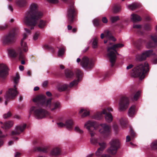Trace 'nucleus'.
<instances>
[{"mask_svg":"<svg viewBox=\"0 0 157 157\" xmlns=\"http://www.w3.org/2000/svg\"><path fill=\"white\" fill-rule=\"evenodd\" d=\"M43 16L42 12L38 10L37 5L33 3L30 6V10L25 13L24 21L26 25L30 26V29L32 30Z\"/></svg>","mask_w":157,"mask_h":157,"instance_id":"nucleus-1","label":"nucleus"},{"mask_svg":"<svg viewBox=\"0 0 157 157\" xmlns=\"http://www.w3.org/2000/svg\"><path fill=\"white\" fill-rule=\"evenodd\" d=\"M27 37V35L26 33H24L23 35V37L21 41V48H18L17 51L13 49H10L8 50V54L9 56L12 58H15L18 55L19 60L21 61V64L23 65H24L25 63V57L22 52V49L25 52L27 51L26 43L24 41Z\"/></svg>","mask_w":157,"mask_h":157,"instance_id":"nucleus-2","label":"nucleus"},{"mask_svg":"<svg viewBox=\"0 0 157 157\" xmlns=\"http://www.w3.org/2000/svg\"><path fill=\"white\" fill-rule=\"evenodd\" d=\"M149 70V65L147 62L139 63L133 69L131 75L134 77H139L140 79H142L145 78Z\"/></svg>","mask_w":157,"mask_h":157,"instance_id":"nucleus-3","label":"nucleus"},{"mask_svg":"<svg viewBox=\"0 0 157 157\" xmlns=\"http://www.w3.org/2000/svg\"><path fill=\"white\" fill-rule=\"evenodd\" d=\"M33 101L39 106H46L52 110L61 107L60 103L58 101L51 104V99H33Z\"/></svg>","mask_w":157,"mask_h":157,"instance_id":"nucleus-4","label":"nucleus"},{"mask_svg":"<svg viewBox=\"0 0 157 157\" xmlns=\"http://www.w3.org/2000/svg\"><path fill=\"white\" fill-rule=\"evenodd\" d=\"M124 46L123 44L119 43L114 44L112 46L108 48V56L109 58V61L111 63V67H112L114 65L117 59L116 55L118 54L117 49L122 48Z\"/></svg>","mask_w":157,"mask_h":157,"instance_id":"nucleus-5","label":"nucleus"},{"mask_svg":"<svg viewBox=\"0 0 157 157\" xmlns=\"http://www.w3.org/2000/svg\"><path fill=\"white\" fill-rule=\"evenodd\" d=\"M78 11L74 6L73 1L70 2L67 11L68 23L70 25L72 24L75 20Z\"/></svg>","mask_w":157,"mask_h":157,"instance_id":"nucleus-6","label":"nucleus"},{"mask_svg":"<svg viewBox=\"0 0 157 157\" xmlns=\"http://www.w3.org/2000/svg\"><path fill=\"white\" fill-rule=\"evenodd\" d=\"M18 28H15L8 34L5 36L2 39L3 43L5 45H10L15 42L16 40V33Z\"/></svg>","mask_w":157,"mask_h":157,"instance_id":"nucleus-7","label":"nucleus"},{"mask_svg":"<svg viewBox=\"0 0 157 157\" xmlns=\"http://www.w3.org/2000/svg\"><path fill=\"white\" fill-rule=\"evenodd\" d=\"M76 74L77 78V80H75L71 82L69 85L64 84L62 85L60 88L62 91L68 90L70 88L72 87L73 86L76 85L78 84V82L82 77L83 73L80 70L78 69L76 71Z\"/></svg>","mask_w":157,"mask_h":157,"instance_id":"nucleus-8","label":"nucleus"},{"mask_svg":"<svg viewBox=\"0 0 157 157\" xmlns=\"http://www.w3.org/2000/svg\"><path fill=\"white\" fill-rule=\"evenodd\" d=\"M20 78L19 75L18 73H16V76L13 78L14 82L15 85L14 86V88H10L9 90L6 92V98H11L15 97L18 94L17 90L16 84L18 82L19 79Z\"/></svg>","mask_w":157,"mask_h":157,"instance_id":"nucleus-9","label":"nucleus"},{"mask_svg":"<svg viewBox=\"0 0 157 157\" xmlns=\"http://www.w3.org/2000/svg\"><path fill=\"white\" fill-rule=\"evenodd\" d=\"M29 112L30 113L33 112L35 115L39 119L43 118L48 115L47 111L41 108L37 109L35 106H32L30 108Z\"/></svg>","mask_w":157,"mask_h":157,"instance_id":"nucleus-10","label":"nucleus"},{"mask_svg":"<svg viewBox=\"0 0 157 157\" xmlns=\"http://www.w3.org/2000/svg\"><path fill=\"white\" fill-rule=\"evenodd\" d=\"M81 59L78 58L77 59L78 63L80 62L81 65L85 69H90L92 68L94 66V63L90 59L87 57L84 56L81 61Z\"/></svg>","mask_w":157,"mask_h":157,"instance_id":"nucleus-11","label":"nucleus"},{"mask_svg":"<svg viewBox=\"0 0 157 157\" xmlns=\"http://www.w3.org/2000/svg\"><path fill=\"white\" fill-rule=\"evenodd\" d=\"M138 99H121L119 103V109L124 111L128 107L129 105L134 101H137Z\"/></svg>","mask_w":157,"mask_h":157,"instance_id":"nucleus-12","label":"nucleus"},{"mask_svg":"<svg viewBox=\"0 0 157 157\" xmlns=\"http://www.w3.org/2000/svg\"><path fill=\"white\" fill-rule=\"evenodd\" d=\"M105 114V118L106 121L108 122H111L113 119L112 114L110 113H106V110L105 109H103L101 112H98L94 116V119L99 120L103 117V114Z\"/></svg>","mask_w":157,"mask_h":157,"instance_id":"nucleus-13","label":"nucleus"},{"mask_svg":"<svg viewBox=\"0 0 157 157\" xmlns=\"http://www.w3.org/2000/svg\"><path fill=\"white\" fill-rule=\"evenodd\" d=\"M110 147L108 149V153L111 154H115L120 145V141L118 139L113 140L110 142Z\"/></svg>","mask_w":157,"mask_h":157,"instance_id":"nucleus-14","label":"nucleus"},{"mask_svg":"<svg viewBox=\"0 0 157 157\" xmlns=\"http://www.w3.org/2000/svg\"><path fill=\"white\" fill-rule=\"evenodd\" d=\"M96 123L95 122L89 121L87 122L84 124V127L90 132L91 137L94 136L95 133L93 132V130L96 129L95 126Z\"/></svg>","mask_w":157,"mask_h":157,"instance_id":"nucleus-15","label":"nucleus"},{"mask_svg":"<svg viewBox=\"0 0 157 157\" xmlns=\"http://www.w3.org/2000/svg\"><path fill=\"white\" fill-rule=\"evenodd\" d=\"M8 75V68L4 64H0V78L5 79Z\"/></svg>","mask_w":157,"mask_h":157,"instance_id":"nucleus-16","label":"nucleus"},{"mask_svg":"<svg viewBox=\"0 0 157 157\" xmlns=\"http://www.w3.org/2000/svg\"><path fill=\"white\" fill-rule=\"evenodd\" d=\"M153 52V51L152 49L146 51L141 54L137 55L136 58L138 60L140 61L145 60L147 57H149L152 54Z\"/></svg>","mask_w":157,"mask_h":157,"instance_id":"nucleus-17","label":"nucleus"},{"mask_svg":"<svg viewBox=\"0 0 157 157\" xmlns=\"http://www.w3.org/2000/svg\"><path fill=\"white\" fill-rule=\"evenodd\" d=\"M150 38L151 40L149 41L147 44L148 48H155L157 46V36L156 35H151Z\"/></svg>","mask_w":157,"mask_h":157,"instance_id":"nucleus-18","label":"nucleus"},{"mask_svg":"<svg viewBox=\"0 0 157 157\" xmlns=\"http://www.w3.org/2000/svg\"><path fill=\"white\" fill-rule=\"evenodd\" d=\"M100 126L102 128L99 130L100 132L104 135H108L110 132V127L105 124H101Z\"/></svg>","mask_w":157,"mask_h":157,"instance_id":"nucleus-19","label":"nucleus"},{"mask_svg":"<svg viewBox=\"0 0 157 157\" xmlns=\"http://www.w3.org/2000/svg\"><path fill=\"white\" fill-rule=\"evenodd\" d=\"M26 126V124H24L23 125H20L16 127L15 130L12 132V135H17L23 132Z\"/></svg>","mask_w":157,"mask_h":157,"instance_id":"nucleus-20","label":"nucleus"},{"mask_svg":"<svg viewBox=\"0 0 157 157\" xmlns=\"http://www.w3.org/2000/svg\"><path fill=\"white\" fill-rule=\"evenodd\" d=\"M65 127L68 130H71L73 127L74 122L71 119H68L65 122Z\"/></svg>","mask_w":157,"mask_h":157,"instance_id":"nucleus-21","label":"nucleus"},{"mask_svg":"<svg viewBox=\"0 0 157 157\" xmlns=\"http://www.w3.org/2000/svg\"><path fill=\"white\" fill-rule=\"evenodd\" d=\"M104 33L105 36L109 40H112L114 41H116V39L113 36L112 33L110 31L107 30L105 31Z\"/></svg>","mask_w":157,"mask_h":157,"instance_id":"nucleus-22","label":"nucleus"},{"mask_svg":"<svg viewBox=\"0 0 157 157\" xmlns=\"http://www.w3.org/2000/svg\"><path fill=\"white\" fill-rule=\"evenodd\" d=\"M136 113V107L134 105H132L129 109L128 115L130 117H132Z\"/></svg>","mask_w":157,"mask_h":157,"instance_id":"nucleus-23","label":"nucleus"},{"mask_svg":"<svg viewBox=\"0 0 157 157\" xmlns=\"http://www.w3.org/2000/svg\"><path fill=\"white\" fill-rule=\"evenodd\" d=\"M13 124V121H9L5 123L2 127L4 129H7L12 127Z\"/></svg>","mask_w":157,"mask_h":157,"instance_id":"nucleus-24","label":"nucleus"},{"mask_svg":"<svg viewBox=\"0 0 157 157\" xmlns=\"http://www.w3.org/2000/svg\"><path fill=\"white\" fill-rule=\"evenodd\" d=\"M131 20L134 22L139 21L141 20V17L139 15L135 14H132L131 15Z\"/></svg>","mask_w":157,"mask_h":157,"instance_id":"nucleus-25","label":"nucleus"},{"mask_svg":"<svg viewBox=\"0 0 157 157\" xmlns=\"http://www.w3.org/2000/svg\"><path fill=\"white\" fill-rule=\"evenodd\" d=\"M57 48L59 49V50L58 52V56H63L64 53L66 51L65 47L63 46H62L60 48L58 47H57Z\"/></svg>","mask_w":157,"mask_h":157,"instance_id":"nucleus-26","label":"nucleus"},{"mask_svg":"<svg viewBox=\"0 0 157 157\" xmlns=\"http://www.w3.org/2000/svg\"><path fill=\"white\" fill-rule=\"evenodd\" d=\"M16 3L20 7H23L25 6L27 4L26 0H17Z\"/></svg>","mask_w":157,"mask_h":157,"instance_id":"nucleus-27","label":"nucleus"},{"mask_svg":"<svg viewBox=\"0 0 157 157\" xmlns=\"http://www.w3.org/2000/svg\"><path fill=\"white\" fill-rule=\"evenodd\" d=\"M140 5L138 3H135L132 4L131 5H129L128 6V9L133 10L140 6Z\"/></svg>","mask_w":157,"mask_h":157,"instance_id":"nucleus-28","label":"nucleus"},{"mask_svg":"<svg viewBox=\"0 0 157 157\" xmlns=\"http://www.w3.org/2000/svg\"><path fill=\"white\" fill-rule=\"evenodd\" d=\"M121 6L119 4H115L113 8V10L114 13H117L120 11Z\"/></svg>","mask_w":157,"mask_h":157,"instance_id":"nucleus-29","label":"nucleus"},{"mask_svg":"<svg viewBox=\"0 0 157 157\" xmlns=\"http://www.w3.org/2000/svg\"><path fill=\"white\" fill-rule=\"evenodd\" d=\"M65 74L67 78H71L74 75L73 72L69 69H66L65 70Z\"/></svg>","mask_w":157,"mask_h":157,"instance_id":"nucleus-30","label":"nucleus"},{"mask_svg":"<svg viewBox=\"0 0 157 157\" xmlns=\"http://www.w3.org/2000/svg\"><path fill=\"white\" fill-rule=\"evenodd\" d=\"M60 150L59 148L56 147L53 149L51 152V155H56L60 154Z\"/></svg>","mask_w":157,"mask_h":157,"instance_id":"nucleus-31","label":"nucleus"},{"mask_svg":"<svg viewBox=\"0 0 157 157\" xmlns=\"http://www.w3.org/2000/svg\"><path fill=\"white\" fill-rule=\"evenodd\" d=\"M35 150L46 153L49 150V148L48 147H37L36 148Z\"/></svg>","mask_w":157,"mask_h":157,"instance_id":"nucleus-32","label":"nucleus"},{"mask_svg":"<svg viewBox=\"0 0 157 157\" xmlns=\"http://www.w3.org/2000/svg\"><path fill=\"white\" fill-rule=\"evenodd\" d=\"M79 113L80 114L82 113V116L83 117H86L89 114V111L83 108L81 109L79 112Z\"/></svg>","mask_w":157,"mask_h":157,"instance_id":"nucleus-33","label":"nucleus"},{"mask_svg":"<svg viewBox=\"0 0 157 157\" xmlns=\"http://www.w3.org/2000/svg\"><path fill=\"white\" fill-rule=\"evenodd\" d=\"M98 38L97 37H95L93 39L92 42V47L94 48H95L98 47Z\"/></svg>","mask_w":157,"mask_h":157,"instance_id":"nucleus-34","label":"nucleus"},{"mask_svg":"<svg viewBox=\"0 0 157 157\" xmlns=\"http://www.w3.org/2000/svg\"><path fill=\"white\" fill-rule=\"evenodd\" d=\"M45 21L43 20H40V21L38 26L40 29H43L45 26Z\"/></svg>","mask_w":157,"mask_h":157,"instance_id":"nucleus-35","label":"nucleus"},{"mask_svg":"<svg viewBox=\"0 0 157 157\" xmlns=\"http://www.w3.org/2000/svg\"><path fill=\"white\" fill-rule=\"evenodd\" d=\"M121 125L123 128H125L127 123V121L126 119H122L120 121Z\"/></svg>","mask_w":157,"mask_h":157,"instance_id":"nucleus-36","label":"nucleus"},{"mask_svg":"<svg viewBox=\"0 0 157 157\" xmlns=\"http://www.w3.org/2000/svg\"><path fill=\"white\" fill-rule=\"evenodd\" d=\"M44 48L45 49L51 51L52 52L54 53L55 52V49L54 48L51 46L48 45H45L44 46Z\"/></svg>","mask_w":157,"mask_h":157,"instance_id":"nucleus-37","label":"nucleus"},{"mask_svg":"<svg viewBox=\"0 0 157 157\" xmlns=\"http://www.w3.org/2000/svg\"><path fill=\"white\" fill-rule=\"evenodd\" d=\"M151 147L152 149H157V140H155L152 142L151 145Z\"/></svg>","mask_w":157,"mask_h":157,"instance_id":"nucleus-38","label":"nucleus"},{"mask_svg":"<svg viewBox=\"0 0 157 157\" xmlns=\"http://www.w3.org/2000/svg\"><path fill=\"white\" fill-rule=\"evenodd\" d=\"M119 19V17L117 16L112 17L110 18V20L112 23H114Z\"/></svg>","mask_w":157,"mask_h":157,"instance_id":"nucleus-39","label":"nucleus"},{"mask_svg":"<svg viewBox=\"0 0 157 157\" xmlns=\"http://www.w3.org/2000/svg\"><path fill=\"white\" fill-rule=\"evenodd\" d=\"M144 28L146 30L150 31L151 29V27L149 24H146L144 25Z\"/></svg>","mask_w":157,"mask_h":157,"instance_id":"nucleus-40","label":"nucleus"},{"mask_svg":"<svg viewBox=\"0 0 157 157\" xmlns=\"http://www.w3.org/2000/svg\"><path fill=\"white\" fill-rule=\"evenodd\" d=\"M98 144L100 146L99 148H101V149L104 150L106 147V143L104 142H99Z\"/></svg>","mask_w":157,"mask_h":157,"instance_id":"nucleus-41","label":"nucleus"},{"mask_svg":"<svg viewBox=\"0 0 157 157\" xmlns=\"http://www.w3.org/2000/svg\"><path fill=\"white\" fill-rule=\"evenodd\" d=\"M104 150L101 149V148L98 149L97 151L96 152V155L97 156H100Z\"/></svg>","mask_w":157,"mask_h":157,"instance_id":"nucleus-42","label":"nucleus"},{"mask_svg":"<svg viewBox=\"0 0 157 157\" xmlns=\"http://www.w3.org/2000/svg\"><path fill=\"white\" fill-rule=\"evenodd\" d=\"M75 132L80 134H82L83 132V131L78 126H76L75 127Z\"/></svg>","mask_w":157,"mask_h":157,"instance_id":"nucleus-43","label":"nucleus"},{"mask_svg":"<svg viewBox=\"0 0 157 157\" xmlns=\"http://www.w3.org/2000/svg\"><path fill=\"white\" fill-rule=\"evenodd\" d=\"M10 99H0V102H4L5 105H7V103L10 101Z\"/></svg>","mask_w":157,"mask_h":157,"instance_id":"nucleus-44","label":"nucleus"},{"mask_svg":"<svg viewBox=\"0 0 157 157\" xmlns=\"http://www.w3.org/2000/svg\"><path fill=\"white\" fill-rule=\"evenodd\" d=\"M141 91L140 90L137 91L135 94L133 98H138L140 97Z\"/></svg>","mask_w":157,"mask_h":157,"instance_id":"nucleus-45","label":"nucleus"},{"mask_svg":"<svg viewBox=\"0 0 157 157\" xmlns=\"http://www.w3.org/2000/svg\"><path fill=\"white\" fill-rule=\"evenodd\" d=\"M90 142L93 144H96L98 143V140L95 138L92 137L90 139Z\"/></svg>","mask_w":157,"mask_h":157,"instance_id":"nucleus-46","label":"nucleus"},{"mask_svg":"<svg viewBox=\"0 0 157 157\" xmlns=\"http://www.w3.org/2000/svg\"><path fill=\"white\" fill-rule=\"evenodd\" d=\"M39 32H36L33 36V38L34 40H37L38 39V37L39 36Z\"/></svg>","mask_w":157,"mask_h":157,"instance_id":"nucleus-47","label":"nucleus"},{"mask_svg":"<svg viewBox=\"0 0 157 157\" xmlns=\"http://www.w3.org/2000/svg\"><path fill=\"white\" fill-rule=\"evenodd\" d=\"M11 115V113L9 112L7 113L4 114L3 115V117L5 119H6L10 117Z\"/></svg>","mask_w":157,"mask_h":157,"instance_id":"nucleus-48","label":"nucleus"},{"mask_svg":"<svg viewBox=\"0 0 157 157\" xmlns=\"http://www.w3.org/2000/svg\"><path fill=\"white\" fill-rule=\"evenodd\" d=\"M49 3L54 4H57L59 2L58 0H47Z\"/></svg>","mask_w":157,"mask_h":157,"instance_id":"nucleus-49","label":"nucleus"},{"mask_svg":"<svg viewBox=\"0 0 157 157\" xmlns=\"http://www.w3.org/2000/svg\"><path fill=\"white\" fill-rule=\"evenodd\" d=\"M93 22L94 24L95 25L97 26L99 25L100 24V21L99 20L97 19H95L94 20Z\"/></svg>","mask_w":157,"mask_h":157,"instance_id":"nucleus-50","label":"nucleus"},{"mask_svg":"<svg viewBox=\"0 0 157 157\" xmlns=\"http://www.w3.org/2000/svg\"><path fill=\"white\" fill-rule=\"evenodd\" d=\"M58 127L60 128L65 127V124L62 122H59L57 123Z\"/></svg>","mask_w":157,"mask_h":157,"instance_id":"nucleus-51","label":"nucleus"},{"mask_svg":"<svg viewBox=\"0 0 157 157\" xmlns=\"http://www.w3.org/2000/svg\"><path fill=\"white\" fill-rule=\"evenodd\" d=\"M130 134L132 138H133L135 136L136 134L132 129H130Z\"/></svg>","mask_w":157,"mask_h":157,"instance_id":"nucleus-52","label":"nucleus"},{"mask_svg":"<svg viewBox=\"0 0 157 157\" xmlns=\"http://www.w3.org/2000/svg\"><path fill=\"white\" fill-rule=\"evenodd\" d=\"M35 98H46L45 95L43 94H40L37 96Z\"/></svg>","mask_w":157,"mask_h":157,"instance_id":"nucleus-53","label":"nucleus"},{"mask_svg":"<svg viewBox=\"0 0 157 157\" xmlns=\"http://www.w3.org/2000/svg\"><path fill=\"white\" fill-rule=\"evenodd\" d=\"M7 26L8 25L6 24H5L4 25H0V30H4L7 27Z\"/></svg>","mask_w":157,"mask_h":157,"instance_id":"nucleus-54","label":"nucleus"},{"mask_svg":"<svg viewBox=\"0 0 157 157\" xmlns=\"http://www.w3.org/2000/svg\"><path fill=\"white\" fill-rule=\"evenodd\" d=\"M102 22L104 23H107L108 22V20L105 17H103L101 19Z\"/></svg>","mask_w":157,"mask_h":157,"instance_id":"nucleus-55","label":"nucleus"},{"mask_svg":"<svg viewBox=\"0 0 157 157\" xmlns=\"http://www.w3.org/2000/svg\"><path fill=\"white\" fill-rule=\"evenodd\" d=\"M46 94L49 97H52V94L49 91L46 92Z\"/></svg>","mask_w":157,"mask_h":157,"instance_id":"nucleus-56","label":"nucleus"},{"mask_svg":"<svg viewBox=\"0 0 157 157\" xmlns=\"http://www.w3.org/2000/svg\"><path fill=\"white\" fill-rule=\"evenodd\" d=\"M134 28L140 29L141 28V25H133Z\"/></svg>","mask_w":157,"mask_h":157,"instance_id":"nucleus-57","label":"nucleus"},{"mask_svg":"<svg viewBox=\"0 0 157 157\" xmlns=\"http://www.w3.org/2000/svg\"><path fill=\"white\" fill-rule=\"evenodd\" d=\"M48 82L47 81H44L42 84L43 86V87H46L48 85Z\"/></svg>","mask_w":157,"mask_h":157,"instance_id":"nucleus-58","label":"nucleus"},{"mask_svg":"<svg viewBox=\"0 0 157 157\" xmlns=\"http://www.w3.org/2000/svg\"><path fill=\"white\" fill-rule=\"evenodd\" d=\"M106 110V113H107V111L109 112H112L113 111V109L111 108H107L106 109H105Z\"/></svg>","mask_w":157,"mask_h":157,"instance_id":"nucleus-59","label":"nucleus"},{"mask_svg":"<svg viewBox=\"0 0 157 157\" xmlns=\"http://www.w3.org/2000/svg\"><path fill=\"white\" fill-rule=\"evenodd\" d=\"M145 19L147 21H150L151 20V18L150 16H146Z\"/></svg>","mask_w":157,"mask_h":157,"instance_id":"nucleus-60","label":"nucleus"},{"mask_svg":"<svg viewBox=\"0 0 157 157\" xmlns=\"http://www.w3.org/2000/svg\"><path fill=\"white\" fill-rule=\"evenodd\" d=\"M130 140H131V138H130V136L128 135L126 137V142H129L130 141Z\"/></svg>","mask_w":157,"mask_h":157,"instance_id":"nucleus-61","label":"nucleus"},{"mask_svg":"<svg viewBox=\"0 0 157 157\" xmlns=\"http://www.w3.org/2000/svg\"><path fill=\"white\" fill-rule=\"evenodd\" d=\"M133 67V65L132 64H130L127 67V69H129L132 68Z\"/></svg>","mask_w":157,"mask_h":157,"instance_id":"nucleus-62","label":"nucleus"},{"mask_svg":"<svg viewBox=\"0 0 157 157\" xmlns=\"http://www.w3.org/2000/svg\"><path fill=\"white\" fill-rule=\"evenodd\" d=\"M19 68L21 71H23L24 70V67L22 65H20L19 67Z\"/></svg>","mask_w":157,"mask_h":157,"instance_id":"nucleus-63","label":"nucleus"},{"mask_svg":"<svg viewBox=\"0 0 157 157\" xmlns=\"http://www.w3.org/2000/svg\"><path fill=\"white\" fill-rule=\"evenodd\" d=\"M109 75V74L108 73L105 74L103 76V79H104L107 77H108Z\"/></svg>","mask_w":157,"mask_h":157,"instance_id":"nucleus-64","label":"nucleus"}]
</instances>
